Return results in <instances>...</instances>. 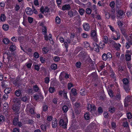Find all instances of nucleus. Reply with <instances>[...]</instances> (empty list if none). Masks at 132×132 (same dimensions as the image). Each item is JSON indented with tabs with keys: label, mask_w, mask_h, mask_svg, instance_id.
Segmentation results:
<instances>
[{
	"label": "nucleus",
	"mask_w": 132,
	"mask_h": 132,
	"mask_svg": "<svg viewBox=\"0 0 132 132\" xmlns=\"http://www.w3.org/2000/svg\"><path fill=\"white\" fill-rule=\"evenodd\" d=\"M14 104L13 106L12 110L13 112L15 114H19L20 112V101L18 98H15L13 100Z\"/></svg>",
	"instance_id": "obj_1"
},
{
	"label": "nucleus",
	"mask_w": 132,
	"mask_h": 132,
	"mask_svg": "<svg viewBox=\"0 0 132 132\" xmlns=\"http://www.w3.org/2000/svg\"><path fill=\"white\" fill-rule=\"evenodd\" d=\"M3 58V61L4 62H5L4 59H8L7 63H10L11 62L13 59L12 55L8 53H5L4 54Z\"/></svg>",
	"instance_id": "obj_2"
},
{
	"label": "nucleus",
	"mask_w": 132,
	"mask_h": 132,
	"mask_svg": "<svg viewBox=\"0 0 132 132\" xmlns=\"http://www.w3.org/2000/svg\"><path fill=\"white\" fill-rule=\"evenodd\" d=\"M96 30V28H95L94 30H91V33L92 39L95 42H97L98 40Z\"/></svg>",
	"instance_id": "obj_3"
},
{
	"label": "nucleus",
	"mask_w": 132,
	"mask_h": 132,
	"mask_svg": "<svg viewBox=\"0 0 132 132\" xmlns=\"http://www.w3.org/2000/svg\"><path fill=\"white\" fill-rule=\"evenodd\" d=\"M109 42L111 44H112L114 47L117 50L119 49L121 46V45L119 43H116L112 40H109Z\"/></svg>",
	"instance_id": "obj_4"
},
{
	"label": "nucleus",
	"mask_w": 132,
	"mask_h": 132,
	"mask_svg": "<svg viewBox=\"0 0 132 132\" xmlns=\"http://www.w3.org/2000/svg\"><path fill=\"white\" fill-rule=\"evenodd\" d=\"M66 78V73L65 72H63L61 73L59 79L61 81V83H62L63 84H64V79L65 78Z\"/></svg>",
	"instance_id": "obj_5"
},
{
	"label": "nucleus",
	"mask_w": 132,
	"mask_h": 132,
	"mask_svg": "<svg viewBox=\"0 0 132 132\" xmlns=\"http://www.w3.org/2000/svg\"><path fill=\"white\" fill-rule=\"evenodd\" d=\"M125 13L122 10H118L117 11V18L118 19H121Z\"/></svg>",
	"instance_id": "obj_6"
},
{
	"label": "nucleus",
	"mask_w": 132,
	"mask_h": 132,
	"mask_svg": "<svg viewBox=\"0 0 132 132\" xmlns=\"http://www.w3.org/2000/svg\"><path fill=\"white\" fill-rule=\"evenodd\" d=\"M114 33L116 34L117 36V37L116 38L115 37L114 34L113 33L112 36H111V38L112 39L116 40H117L120 39V32H119L115 31Z\"/></svg>",
	"instance_id": "obj_7"
},
{
	"label": "nucleus",
	"mask_w": 132,
	"mask_h": 132,
	"mask_svg": "<svg viewBox=\"0 0 132 132\" xmlns=\"http://www.w3.org/2000/svg\"><path fill=\"white\" fill-rule=\"evenodd\" d=\"M131 99V97L130 96H127L126 97L124 101V105L126 107L128 106L129 102H130Z\"/></svg>",
	"instance_id": "obj_8"
},
{
	"label": "nucleus",
	"mask_w": 132,
	"mask_h": 132,
	"mask_svg": "<svg viewBox=\"0 0 132 132\" xmlns=\"http://www.w3.org/2000/svg\"><path fill=\"white\" fill-rule=\"evenodd\" d=\"M87 108L88 110L90 112L94 111L96 109V108L94 105L90 104L88 105Z\"/></svg>",
	"instance_id": "obj_9"
},
{
	"label": "nucleus",
	"mask_w": 132,
	"mask_h": 132,
	"mask_svg": "<svg viewBox=\"0 0 132 132\" xmlns=\"http://www.w3.org/2000/svg\"><path fill=\"white\" fill-rule=\"evenodd\" d=\"M59 125L64 128H66V122L64 120L62 119H61L59 122Z\"/></svg>",
	"instance_id": "obj_10"
},
{
	"label": "nucleus",
	"mask_w": 132,
	"mask_h": 132,
	"mask_svg": "<svg viewBox=\"0 0 132 132\" xmlns=\"http://www.w3.org/2000/svg\"><path fill=\"white\" fill-rule=\"evenodd\" d=\"M84 30L86 31H88L90 30V27L89 24L87 23H84L83 24Z\"/></svg>",
	"instance_id": "obj_11"
},
{
	"label": "nucleus",
	"mask_w": 132,
	"mask_h": 132,
	"mask_svg": "<svg viewBox=\"0 0 132 132\" xmlns=\"http://www.w3.org/2000/svg\"><path fill=\"white\" fill-rule=\"evenodd\" d=\"M94 50L97 52H99V46L95 43H94L93 44Z\"/></svg>",
	"instance_id": "obj_12"
},
{
	"label": "nucleus",
	"mask_w": 132,
	"mask_h": 132,
	"mask_svg": "<svg viewBox=\"0 0 132 132\" xmlns=\"http://www.w3.org/2000/svg\"><path fill=\"white\" fill-rule=\"evenodd\" d=\"M25 11L27 14L29 15H32L33 13V11L31 8L27 7L25 9Z\"/></svg>",
	"instance_id": "obj_13"
},
{
	"label": "nucleus",
	"mask_w": 132,
	"mask_h": 132,
	"mask_svg": "<svg viewBox=\"0 0 132 132\" xmlns=\"http://www.w3.org/2000/svg\"><path fill=\"white\" fill-rule=\"evenodd\" d=\"M40 11L42 13H44V12L45 13L48 12L49 10L48 7H46L44 9L43 7H42L40 9Z\"/></svg>",
	"instance_id": "obj_14"
},
{
	"label": "nucleus",
	"mask_w": 132,
	"mask_h": 132,
	"mask_svg": "<svg viewBox=\"0 0 132 132\" xmlns=\"http://www.w3.org/2000/svg\"><path fill=\"white\" fill-rule=\"evenodd\" d=\"M84 44L85 47L88 48V50H92L93 49L92 47H90V44L88 42H84Z\"/></svg>",
	"instance_id": "obj_15"
},
{
	"label": "nucleus",
	"mask_w": 132,
	"mask_h": 132,
	"mask_svg": "<svg viewBox=\"0 0 132 132\" xmlns=\"http://www.w3.org/2000/svg\"><path fill=\"white\" fill-rule=\"evenodd\" d=\"M59 95L62 96L63 95L64 97L66 98V92L65 89L63 90V91H60L59 92Z\"/></svg>",
	"instance_id": "obj_16"
},
{
	"label": "nucleus",
	"mask_w": 132,
	"mask_h": 132,
	"mask_svg": "<svg viewBox=\"0 0 132 132\" xmlns=\"http://www.w3.org/2000/svg\"><path fill=\"white\" fill-rule=\"evenodd\" d=\"M16 48V46L15 44L12 43L11 45L10 46L9 49L10 51H13L15 50Z\"/></svg>",
	"instance_id": "obj_17"
},
{
	"label": "nucleus",
	"mask_w": 132,
	"mask_h": 132,
	"mask_svg": "<svg viewBox=\"0 0 132 132\" xmlns=\"http://www.w3.org/2000/svg\"><path fill=\"white\" fill-rule=\"evenodd\" d=\"M124 89L127 92H128L130 89L129 85L128 84L123 85Z\"/></svg>",
	"instance_id": "obj_18"
},
{
	"label": "nucleus",
	"mask_w": 132,
	"mask_h": 132,
	"mask_svg": "<svg viewBox=\"0 0 132 132\" xmlns=\"http://www.w3.org/2000/svg\"><path fill=\"white\" fill-rule=\"evenodd\" d=\"M123 85L128 84L129 83V80L127 78H124L122 80Z\"/></svg>",
	"instance_id": "obj_19"
},
{
	"label": "nucleus",
	"mask_w": 132,
	"mask_h": 132,
	"mask_svg": "<svg viewBox=\"0 0 132 132\" xmlns=\"http://www.w3.org/2000/svg\"><path fill=\"white\" fill-rule=\"evenodd\" d=\"M15 93V95L17 96H20L21 94V91L19 89L16 90Z\"/></svg>",
	"instance_id": "obj_20"
},
{
	"label": "nucleus",
	"mask_w": 132,
	"mask_h": 132,
	"mask_svg": "<svg viewBox=\"0 0 132 132\" xmlns=\"http://www.w3.org/2000/svg\"><path fill=\"white\" fill-rule=\"evenodd\" d=\"M11 91V89L10 88H6L4 90L5 93L6 94L10 93Z\"/></svg>",
	"instance_id": "obj_21"
},
{
	"label": "nucleus",
	"mask_w": 132,
	"mask_h": 132,
	"mask_svg": "<svg viewBox=\"0 0 132 132\" xmlns=\"http://www.w3.org/2000/svg\"><path fill=\"white\" fill-rule=\"evenodd\" d=\"M57 121L56 120L54 121L53 120L52 122V125L53 127L55 128L57 125Z\"/></svg>",
	"instance_id": "obj_22"
},
{
	"label": "nucleus",
	"mask_w": 132,
	"mask_h": 132,
	"mask_svg": "<svg viewBox=\"0 0 132 132\" xmlns=\"http://www.w3.org/2000/svg\"><path fill=\"white\" fill-rule=\"evenodd\" d=\"M43 52V53H47L49 51L48 48L47 47H44L42 48Z\"/></svg>",
	"instance_id": "obj_23"
},
{
	"label": "nucleus",
	"mask_w": 132,
	"mask_h": 132,
	"mask_svg": "<svg viewBox=\"0 0 132 132\" xmlns=\"http://www.w3.org/2000/svg\"><path fill=\"white\" fill-rule=\"evenodd\" d=\"M0 19L2 21H4L6 20V17L4 14H2L1 15Z\"/></svg>",
	"instance_id": "obj_24"
},
{
	"label": "nucleus",
	"mask_w": 132,
	"mask_h": 132,
	"mask_svg": "<svg viewBox=\"0 0 132 132\" xmlns=\"http://www.w3.org/2000/svg\"><path fill=\"white\" fill-rule=\"evenodd\" d=\"M40 97H41L42 99H43V97L41 95H35L34 96V98L36 100H37Z\"/></svg>",
	"instance_id": "obj_25"
},
{
	"label": "nucleus",
	"mask_w": 132,
	"mask_h": 132,
	"mask_svg": "<svg viewBox=\"0 0 132 132\" xmlns=\"http://www.w3.org/2000/svg\"><path fill=\"white\" fill-rule=\"evenodd\" d=\"M55 22L57 24H59L61 22L60 18L58 16H57L55 18Z\"/></svg>",
	"instance_id": "obj_26"
},
{
	"label": "nucleus",
	"mask_w": 132,
	"mask_h": 132,
	"mask_svg": "<svg viewBox=\"0 0 132 132\" xmlns=\"http://www.w3.org/2000/svg\"><path fill=\"white\" fill-rule=\"evenodd\" d=\"M18 119L17 118H15L14 119L13 123L14 125H18Z\"/></svg>",
	"instance_id": "obj_27"
},
{
	"label": "nucleus",
	"mask_w": 132,
	"mask_h": 132,
	"mask_svg": "<svg viewBox=\"0 0 132 132\" xmlns=\"http://www.w3.org/2000/svg\"><path fill=\"white\" fill-rule=\"evenodd\" d=\"M105 46V43L103 42H101L99 45V46L100 49H102Z\"/></svg>",
	"instance_id": "obj_28"
},
{
	"label": "nucleus",
	"mask_w": 132,
	"mask_h": 132,
	"mask_svg": "<svg viewBox=\"0 0 132 132\" xmlns=\"http://www.w3.org/2000/svg\"><path fill=\"white\" fill-rule=\"evenodd\" d=\"M108 38L107 36H105L103 37V42L105 44H107L108 42Z\"/></svg>",
	"instance_id": "obj_29"
},
{
	"label": "nucleus",
	"mask_w": 132,
	"mask_h": 132,
	"mask_svg": "<svg viewBox=\"0 0 132 132\" xmlns=\"http://www.w3.org/2000/svg\"><path fill=\"white\" fill-rule=\"evenodd\" d=\"M3 29L5 31L7 30L9 28V26L7 24H4L3 26Z\"/></svg>",
	"instance_id": "obj_30"
},
{
	"label": "nucleus",
	"mask_w": 132,
	"mask_h": 132,
	"mask_svg": "<svg viewBox=\"0 0 132 132\" xmlns=\"http://www.w3.org/2000/svg\"><path fill=\"white\" fill-rule=\"evenodd\" d=\"M131 55L130 54H125L126 60V61H129L131 60Z\"/></svg>",
	"instance_id": "obj_31"
},
{
	"label": "nucleus",
	"mask_w": 132,
	"mask_h": 132,
	"mask_svg": "<svg viewBox=\"0 0 132 132\" xmlns=\"http://www.w3.org/2000/svg\"><path fill=\"white\" fill-rule=\"evenodd\" d=\"M51 67L52 69L53 70H55L57 68V65L55 64H53L51 65Z\"/></svg>",
	"instance_id": "obj_32"
},
{
	"label": "nucleus",
	"mask_w": 132,
	"mask_h": 132,
	"mask_svg": "<svg viewBox=\"0 0 132 132\" xmlns=\"http://www.w3.org/2000/svg\"><path fill=\"white\" fill-rule=\"evenodd\" d=\"M3 42L5 44H8L10 42L9 40L7 38H4L3 40Z\"/></svg>",
	"instance_id": "obj_33"
},
{
	"label": "nucleus",
	"mask_w": 132,
	"mask_h": 132,
	"mask_svg": "<svg viewBox=\"0 0 132 132\" xmlns=\"http://www.w3.org/2000/svg\"><path fill=\"white\" fill-rule=\"evenodd\" d=\"M131 45L129 42V41H128V42L126 43L125 44V48L126 49H128L130 48V45Z\"/></svg>",
	"instance_id": "obj_34"
},
{
	"label": "nucleus",
	"mask_w": 132,
	"mask_h": 132,
	"mask_svg": "<svg viewBox=\"0 0 132 132\" xmlns=\"http://www.w3.org/2000/svg\"><path fill=\"white\" fill-rule=\"evenodd\" d=\"M115 108L113 107H110L109 108V111L111 113H113L115 111Z\"/></svg>",
	"instance_id": "obj_35"
},
{
	"label": "nucleus",
	"mask_w": 132,
	"mask_h": 132,
	"mask_svg": "<svg viewBox=\"0 0 132 132\" xmlns=\"http://www.w3.org/2000/svg\"><path fill=\"white\" fill-rule=\"evenodd\" d=\"M84 117L85 119L88 120L89 118V115L88 113H86L84 114Z\"/></svg>",
	"instance_id": "obj_36"
},
{
	"label": "nucleus",
	"mask_w": 132,
	"mask_h": 132,
	"mask_svg": "<svg viewBox=\"0 0 132 132\" xmlns=\"http://www.w3.org/2000/svg\"><path fill=\"white\" fill-rule=\"evenodd\" d=\"M102 57L103 60L105 61L106 60L108 59L107 57L106 54L105 53H104L103 54Z\"/></svg>",
	"instance_id": "obj_37"
},
{
	"label": "nucleus",
	"mask_w": 132,
	"mask_h": 132,
	"mask_svg": "<svg viewBox=\"0 0 132 132\" xmlns=\"http://www.w3.org/2000/svg\"><path fill=\"white\" fill-rule=\"evenodd\" d=\"M86 12L87 14H90L91 13L92 10L90 8H88L86 10Z\"/></svg>",
	"instance_id": "obj_38"
},
{
	"label": "nucleus",
	"mask_w": 132,
	"mask_h": 132,
	"mask_svg": "<svg viewBox=\"0 0 132 132\" xmlns=\"http://www.w3.org/2000/svg\"><path fill=\"white\" fill-rule=\"evenodd\" d=\"M79 12L80 15H82L85 12V10L83 9H80Z\"/></svg>",
	"instance_id": "obj_39"
},
{
	"label": "nucleus",
	"mask_w": 132,
	"mask_h": 132,
	"mask_svg": "<svg viewBox=\"0 0 132 132\" xmlns=\"http://www.w3.org/2000/svg\"><path fill=\"white\" fill-rule=\"evenodd\" d=\"M81 36L82 37L84 38H87L88 37V35L85 33H83L81 34Z\"/></svg>",
	"instance_id": "obj_40"
},
{
	"label": "nucleus",
	"mask_w": 132,
	"mask_h": 132,
	"mask_svg": "<svg viewBox=\"0 0 132 132\" xmlns=\"http://www.w3.org/2000/svg\"><path fill=\"white\" fill-rule=\"evenodd\" d=\"M34 90L35 92H37L39 90V88L37 85H35L33 87Z\"/></svg>",
	"instance_id": "obj_41"
},
{
	"label": "nucleus",
	"mask_w": 132,
	"mask_h": 132,
	"mask_svg": "<svg viewBox=\"0 0 132 132\" xmlns=\"http://www.w3.org/2000/svg\"><path fill=\"white\" fill-rule=\"evenodd\" d=\"M68 15L70 17H72L73 15V13L72 11H68Z\"/></svg>",
	"instance_id": "obj_42"
},
{
	"label": "nucleus",
	"mask_w": 132,
	"mask_h": 132,
	"mask_svg": "<svg viewBox=\"0 0 132 132\" xmlns=\"http://www.w3.org/2000/svg\"><path fill=\"white\" fill-rule=\"evenodd\" d=\"M55 91L54 88V87H50L49 89V92L51 93H52L54 92Z\"/></svg>",
	"instance_id": "obj_43"
},
{
	"label": "nucleus",
	"mask_w": 132,
	"mask_h": 132,
	"mask_svg": "<svg viewBox=\"0 0 132 132\" xmlns=\"http://www.w3.org/2000/svg\"><path fill=\"white\" fill-rule=\"evenodd\" d=\"M127 118L129 119H131L132 118V115L131 113L130 112H128L127 113Z\"/></svg>",
	"instance_id": "obj_44"
},
{
	"label": "nucleus",
	"mask_w": 132,
	"mask_h": 132,
	"mask_svg": "<svg viewBox=\"0 0 132 132\" xmlns=\"http://www.w3.org/2000/svg\"><path fill=\"white\" fill-rule=\"evenodd\" d=\"M41 128L44 131H45L46 130V126L45 124H43L41 126Z\"/></svg>",
	"instance_id": "obj_45"
},
{
	"label": "nucleus",
	"mask_w": 132,
	"mask_h": 132,
	"mask_svg": "<svg viewBox=\"0 0 132 132\" xmlns=\"http://www.w3.org/2000/svg\"><path fill=\"white\" fill-rule=\"evenodd\" d=\"M29 112L31 114V116H33L35 113L34 109L33 108L29 110Z\"/></svg>",
	"instance_id": "obj_46"
},
{
	"label": "nucleus",
	"mask_w": 132,
	"mask_h": 132,
	"mask_svg": "<svg viewBox=\"0 0 132 132\" xmlns=\"http://www.w3.org/2000/svg\"><path fill=\"white\" fill-rule=\"evenodd\" d=\"M20 9V7L19 5L17 4H16L15 6V10L17 11L19 10Z\"/></svg>",
	"instance_id": "obj_47"
},
{
	"label": "nucleus",
	"mask_w": 132,
	"mask_h": 132,
	"mask_svg": "<svg viewBox=\"0 0 132 132\" xmlns=\"http://www.w3.org/2000/svg\"><path fill=\"white\" fill-rule=\"evenodd\" d=\"M71 92L74 95H76L77 94L76 89L75 88H73L71 90Z\"/></svg>",
	"instance_id": "obj_48"
},
{
	"label": "nucleus",
	"mask_w": 132,
	"mask_h": 132,
	"mask_svg": "<svg viewBox=\"0 0 132 132\" xmlns=\"http://www.w3.org/2000/svg\"><path fill=\"white\" fill-rule=\"evenodd\" d=\"M18 40L20 43H21L24 39V37L23 36H19L18 38Z\"/></svg>",
	"instance_id": "obj_49"
},
{
	"label": "nucleus",
	"mask_w": 132,
	"mask_h": 132,
	"mask_svg": "<svg viewBox=\"0 0 132 132\" xmlns=\"http://www.w3.org/2000/svg\"><path fill=\"white\" fill-rule=\"evenodd\" d=\"M53 59L55 62H58L60 60V58L57 56H55Z\"/></svg>",
	"instance_id": "obj_50"
},
{
	"label": "nucleus",
	"mask_w": 132,
	"mask_h": 132,
	"mask_svg": "<svg viewBox=\"0 0 132 132\" xmlns=\"http://www.w3.org/2000/svg\"><path fill=\"white\" fill-rule=\"evenodd\" d=\"M1 85L3 88H5L7 87L6 82H2Z\"/></svg>",
	"instance_id": "obj_51"
},
{
	"label": "nucleus",
	"mask_w": 132,
	"mask_h": 132,
	"mask_svg": "<svg viewBox=\"0 0 132 132\" xmlns=\"http://www.w3.org/2000/svg\"><path fill=\"white\" fill-rule=\"evenodd\" d=\"M4 117L3 116H0V121L3 122L5 120Z\"/></svg>",
	"instance_id": "obj_52"
},
{
	"label": "nucleus",
	"mask_w": 132,
	"mask_h": 132,
	"mask_svg": "<svg viewBox=\"0 0 132 132\" xmlns=\"http://www.w3.org/2000/svg\"><path fill=\"white\" fill-rule=\"evenodd\" d=\"M80 93L82 95H84L86 93V92L83 89H81L80 90Z\"/></svg>",
	"instance_id": "obj_53"
},
{
	"label": "nucleus",
	"mask_w": 132,
	"mask_h": 132,
	"mask_svg": "<svg viewBox=\"0 0 132 132\" xmlns=\"http://www.w3.org/2000/svg\"><path fill=\"white\" fill-rule=\"evenodd\" d=\"M8 97V95L6 94L4 95L3 96V99L4 100H7Z\"/></svg>",
	"instance_id": "obj_54"
},
{
	"label": "nucleus",
	"mask_w": 132,
	"mask_h": 132,
	"mask_svg": "<svg viewBox=\"0 0 132 132\" xmlns=\"http://www.w3.org/2000/svg\"><path fill=\"white\" fill-rule=\"evenodd\" d=\"M48 107L46 105H44L43 107V109L44 111H47L48 110Z\"/></svg>",
	"instance_id": "obj_55"
},
{
	"label": "nucleus",
	"mask_w": 132,
	"mask_h": 132,
	"mask_svg": "<svg viewBox=\"0 0 132 132\" xmlns=\"http://www.w3.org/2000/svg\"><path fill=\"white\" fill-rule=\"evenodd\" d=\"M111 125L113 129H114L116 128V124L115 122H112L111 123Z\"/></svg>",
	"instance_id": "obj_56"
},
{
	"label": "nucleus",
	"mask_w": 132,
	"mask_h": 132,
	"mask_svg": "<svg viewBox=\"0 0 132 132\" xmlns=\"http://www.w3.org/2000/svg\"><path fill=\"white\" fill-rule=\"evenodd\" d=\"M123 125L124 127H128V122L127 121L124 122L123 124Z\"/></svg>",
	"instance_id": "obj_57"
},
{
	"label": "nucleus",
	"mask_w": 132,
	"mask_h": 132,
	"mask_svg": "<svg viewBox=\"0 0 132 132\" xmlns=\"http://www.w3.org/2000/svg\"><path fill=\"white\" fill-rule=\"evenodd\" d=\"M76 65L78 68H80L81 65V63L80 62H78L76 63Z\"/></svg>",
	"instance_id": "obj_58"
},
{
	"label": "nucleus",
	"mask_w": 132,
	"mask_h": 132,
	"mask_svg": "<svg viewBox=\"0 0 132 132\" xmlns=\"http://www.w3.org/2000/svg\"><path fill=\"white\" fill-rule=\"evenodd\" d=\"M108 27H109L110 29V30L113 32H114H114H115V31H116L114 28H113V27H112L111 26V25H108Z\"/></svg>",
	"instance_id": "obj_59"
},
{
	"label": "nucleus",
	"mask_w": 132,
	"mask_h": 132,
	"mask_svg": "<svg viewBox=\"0 0 132 132\" xmlns=\"http://www.w3.org/2000/svg\"><path fill=\"white\" fill-rule=\"evenodd\" d=\"M115 5V3L113 1L112 2L110 3V6L112 8H113Z\"/></svg>",
	"instance_id": "obj_60"
},
{
	"label": "nucleus",
	"mask_w": 132,
	"mask_h": 132,
	"mask_svg": "<svg viewBox=\"0 0 132 132\" xmlns=\"http://www.w3.org/2000/svg\"><path fill=\"white\" fill-rule=\"evenodd\" d=\"M103 115L104 117L105 118H108L109 115L107 112H104L103 113Z\"/></svg>",
	"instance_id": "obj_61"
},
{
	"label": "nucleus",
	"mask_w": 132,
	"mask_h": 132,
	"mask_svg": "<svg viewBox=\"0 0 132 132\" xmlns=\"http://www.w3.org/2000/svg\"><path fill=\"white\" fill-rule=\"evenodd\" d=\"M98 24L101 27H103V26L104 25L103 22L102 20H100V21H99L98 22Z\"/></svg>",
	"instance_id": "obj_62"
},
{
	"label": "nucleus",
	"mask_w": 132,
	"mask_h": 132,
	"mask_svg": "<svg viewBox=\"0 0 132 132\" xmlns=\"http://www.w3.org/2000/svg\"><path fill=\"white\" fill-rule=\"evenodd\" d=\"M110 14L108 12H106L105 14V16L106 18L108 19H109L110 18Z\"/></svg>",
	"instance_id": "obj_63"
},
{
	"label": "nucleus",
	"mask_w": 132,
	"mask_h": 132,
	"mask_svg": "<svg viewBox=\"0 0 132 132\" xmlns=\"http://www.w3.org/2000/svg\"><path fill=\"white\" fill-rule=\"evenodd\" d=\"M34 57L35 58H38L39 57L38 54L36 52H35L34 54Z\"/></svg>",
	"instance_id": "obj_64"
}]
</instances>
